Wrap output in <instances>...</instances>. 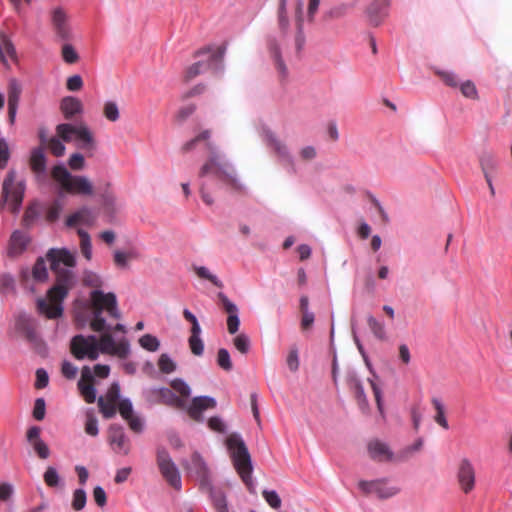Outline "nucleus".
Instances as JSON below:
<instances>
[{
	"mask_svg": "<svg viewBox=\"0 0 512 512\" xmlns=\"http://www.w3.org/2000/svg\"><path fill=\"white\" fill-rule=\"evenodd\" d=\"M46 259L50 264L51 271L55 274V283L50 287L48 293L59 303L52 307L45 299L38 298L36 301L37 311L48 319H58L64 313V299L78 282L75 272L76 254L66 247L50 248L46 253Z\"/></svg>",
	"mask_w": 512,
	"mask_h": 512,
	"instance_id": "obj_1",
	"label": "nucleus"
},
{
	"mask_svg": "<svg viewBox=\"0 0 512 512\" xmlns=\"http://www.w3.org/2000/svg\"><path fill=\"white\" fill-rule=\"evenodd\" d=\"M233 466L249 493L256 494L257 482L253 478L254 465L248 447L241 434L234 432L226 440Z\"/></svg>",
	"mask_w": 512,
	"mask_h": 512,
	"instance_id": "obj_2",
	"label": "nucleus"
},
{
	"mask_svg": "<svg viewBox=\"0 0 512 512\" xmlns=\"http://www.w3.org/2000/svg\"><path fill=\"white\" fill-rule=\"evenodd\" d=\"M226 50L227 47L224 44L220 45L216 50H213L210 45L199 49L195 56H205L206 59L193 63L187 70V78H193L205 71H212L216 75H223L225 71L224 56Z\"/></svg>",
	"mask_w": 512,
	"mask_h": 512,
	"instance_id": "obj_3",
	"label": "nucleus"
},
{
	"mask_svg": "<svg viewBox=\"0 0 512 512\" xmlns=\"http://www.w3.org/2000/svg\"><path fill=\"white\" fill-rule=\"evenodd\" d=\"M207 147L210 150L209 161L201 167L199 173L200 178L208 176L212 167H216L219 173L230 180V184L234 190H244L245 186L238 178L234 165L226 159L224 154L218 151V148L213 143L208 142Z\"/></svg>",
	"mask_w": 512,
	"mask_h": 512,
	"instance_id": "obj_4",
	"label": "nucleus"
},
{
	"mask_svg": "<svg viewBox=\"0 0 512 512\" xmlns=\"http://www.w3.org/2000/svg\"><path fill=\"white\" fill-rule=\"evenodd\" d=\"M156 462L159 471L167 483L176 490H181L182 480L180 471L173 461L169 451L164 446L156 449Z\"/></svg>",
	"mask_w": 512,
	"mask_h": 512,
	"instance_id": "obj_5",
	"label": "nucleus"
},
{
	"mask_svg": "<svg viewBox=\"0 0 512 512\" xmlns=\"http://www.w3.org/2000/svg\"><path fill=\"white\" fill-rule=\"evenodd\" d=\"M70 351L77 360H97L100 356V350L96 346V335H74L70 340Z\"/></svg>",
	"mask_w": 512,
	"mask_h": 512,
	"instance_id": "obj_6",
	"label": "nucleus"
},
{
	"mask_svg": "<svg viewBox=\"0 0 512 512\" xmlns=\"http://www.w3.org/2000/svg\"><path fill=\"white\" fill-rule=\"evenodd\" d=\"M15 180L16 171L11 169L7 172L3 180L1 204L5 205L10 200L14 209L18 210L23 202L26 184L24 180H20L15 185Z\"/></svg>",
	"mask_w": 512,
	"mask_h": 512,
	"instance_id": "obj_7",
	"label": "nucleus"
},
{
	"mask_svg": "<svg viewBox=\"0 0 512 512\" xmlns=\"http://www.w3.org/2000/svg\"><path fill=\"white\" fill-rule=\"evenodd\" d=\"M143 396L150 404H166L179 408H183L185 405L184 400L168 387L151 386L144 388Z\"/></svg>",
	"mask_w": 512,
	"mask_h": 512,
	"instance_id": "obj_8",
	"label": "nucleus"
},
{
	"mask_svg": "<svg viewBox=\"0 0 512 512\" xmlns=\"http://www.w3.org/2000/svg\"><path fill=\"white\" fill-rule=\"evenodd\" d=\"M385 482V478L371 481L360 480L358 482V487L365 494L375 493L379 499H389L399 492V488L395 486H386Z\"/></svg>",
	"mask_w": 512,
	"mask_h": 512,
	"instance_id": "obj_9",
	"label": "nucleus"
},
{
	"mask_svg": "<svg viewBox=\"0 0 512 512\" xmlns=\"http://www.w3.org/2000/svg\"><path fill=\"white\" fill-rule=\"evenodd\" d=\"M187 468L196 475L200 487L210 486L212 480L209 466L198 451L193 452L191 455Z\"/></svg>",
	"mask_w": 512,
	"mask_h": 512,
	"instance_id": "obj_10",
	"label": "nucleus"
},
{
	"mask_svg": "<svg viewBox=\"0 0 512 512\" xmlns=\"http://www.w3.org/2000/svg\"><path fill=\"white\" fill-rule=\"evenodd\" d=\"M30 168L38 183L47 181V158L44 146H38L31 151Z\"/></svg>",
	"mask_w": 512,
	"mask_h": 512,
	"instance_id": "obj_11",
	"label": "nucleus"
},
{
	"mask_svg": "<svg viewBox=\"0 0 512 512\" xmlns=\"http://www.w3.org/2000/svg\"><path fill=\"white\" fill-rule=\"evenodd\" d=\"M109 443L116 453L128 455L130 453V439L125 429L120 424H112L109 427Z\"/></svg>",
	"mask_w": 512,
	"mask_h": 512,
	"instance_id": "obj_12",
	"label": "nucleus"
},
{
	"mask_svg": "<svg viewBox=\"0 0 512 512\" xmlns=\"http://www.w3.org/2000/svg\"><path fill=\"white\" fill-rule=\"evenodd\" d=\"M391 0H373L366 9V15L372 26H379L389 15Z\"/></svg>",
	"mask_w": 512,
	"mask_h": 512,
	"instance_id": "obj_13",
	"label": "nucleus"
},
{
	"mask_svg": "<svg viewBox=\"0 0 512 512\" xmlns=\"http://www.w3.org/2000/svg\"><path fill=\"white\" fill-rule=\"evenodd\" d=\"M217 400L213 396L201 395L195 396L191 404L188 406L187 411L192 419L197 422H203V412L208 408H215Z\"/></svg>",
	"mask_w": 512,
	"mask_h": 512,
	"instance_id": "obj_14",
	"label": "nucleus"
},
{
	"mask_svg": "<svg viewBox=\"0 0 512 512\" xmlns=\"http://www.w3.org/2000/svg\"><path fill=\"white\" fill-rule=\"evenodd\" d=\"M51 23L57 37L68 41L72 37L71 27L68 24V18L61 7H56L51 12Z\"/></svg>",
	"mask_w": 512,
	"mask_h": 512,
	"instance_id": "obj_15",
	"label": "nucleus"
},
{
	"mask_svg": "<svg viewBox=\"0 0 512 512\" xmlns=\"http://www.w3.org/2000/svg\"><path fill=\"white\" fill-rule=\"evenodd\" d=\"M90 298L94 304H97L99 301L101 304L107 306V312L111 317L115 319H119L121 317L117 297L114 292H104L102 289H94L90 292Z\"/></svg>",
	"mask_w": 512,
	"mask_h": 512,
	"instance_id": "obj_16",
	"label": "nucleus"
},
{
	"mask_svg": "<svg viewBox=\"0 0 512 512\" xmlns=\"http://www.w3.org/2000/svg\"><path fill=\"white\" fill-rule=\"evenodd\" d=\"M218 298L221 301L226 313L227 317V329L230 334H236L240 327V316L239 309L237 305L232 302L226 294L223 292L218 293Z\"/></svg>",
	"mask_w": 512,
	"mask_h": 512,
	"instance_id": "obj_17",
	"label": "nucleus"
},
{
	"mask_svg": "<svg viewBox=\"0 0 512 512\" xmlns=\"http://www.w3.org/2000/svg\"><path fill=\"white\" fill-rule=\"evenodd\" d=\"M26 439L40 459H47L50 456V448L41 438V428L39 426L29 427L26 432Z\"/></svg>",
	"mask_w": 512,
	"mask_h": 512,
	"instance_id": "obj_18",
	"label": "nucleus"
},
{
	"mask_svg": "<svg viewBox=\"0 0 512 512\" xmlns=\"http://www.w3.org/2000/svg\"><path fill=\"white\" fill-rule=\"evenodd\" d=\"M347 383L354 391L355 399L358 403L359 409L363 413H367L370 409L368 397L366 395L364 386L357 373L352 371L347 374Z\"/></svg>",
	"mask_w": 512,
	"mask_h": 512,
	"instance_id": "obj_19",
	"label": "nucleus"
},
{
	"mask_svg": "<svg viewBox=\"0 0 512 512\" xmlns=\"http://www.w3.org/2000/svg\"><path fill=\"white\" fill-rule=\"evenodd\" d=\"M264 136L269 145L273 147L281 159L289 164L291 171L295 172L294 160L289 152L288 147L282 141H280L276 134L269 128L264 129Z\"/></svg>",
	"mask_w": 512,
	"mask_h": 512,
	"instance_id": "obj_20",
	"label": "nucleus"
},
{
	"mask_svg": "<svg viewBox=\"0 0 512 512\" xmlns=\"http://www.w3.org/2000/svg\"><path fill=\"white\" fill-rule=\"evenodd\" d=\"M459 484L465 493H469L475 485V471L469 459L464 458L461 460L458 473Z\"/></svg>",
	"mask_w": 512,
	"mask_h": 512,
	"instance_id": "obj_21",
	"label": "nucleus"
},
{
	"mask_svg": "<svg viewBox=\"0 0 512 512\" xmlns=\"http://www.w3.org/2000/svg\"><path fill=\"white\" fill-rule=\"evenodd\" d=\"M95 218L96 216L92 208L82 206L66 218L65 225L67 227H74L77 224L90 225L94 223Z\"/></svg>",
	"mask_w": 512,
	"mask_h": 512,
	"instance_id": "obj_22",
	"label": "nucleus"
},
{
	"mask_svg": "<svg viewBox=\"0 0 512 512\" xmlns=\"http://www.w3.org/2000/svg\"><path fill=\"white\" fill-rule=\"evenodd\" d=\"M68 193H77L80 195H92L93 185L90 180L83 175H73L66 183Z\"/></svg>",
	"mask_w": 512,
	"mask_h": 512,
	"instance_id": "obj_23",
	"label": "nucleus"
},
{
	"mask_svg": "<svg viewBox=\"0 0 512 512\" xmlns=\"http://www.w3.org/2000/svg\"><path fill=\"white\" fill-rule=\"evenodd\" d=\"M30 242L29 236L23 231L16 229L12 232L9 240L8 255L13 257L23 253Z\"/></svg>",
	"mask_w": 512,
	"mask_h": 512,
	"instance_id": "obj_24",
	"label": "nucleus"
},
{
	"mask_svg": "<svg viewBox=\"0 0 512 512\" xmlns=\"http://www.w3.org/2000/svg\"><path fill=\"white\" fill-rule=\"evenodd\" d=\"M367 448L373 460L381 461L384 458L385 460L391 461L394 457V453L389 448L388 444L378 439L370 441Z\"/></svg>",
	"mask_w": 512,
	"mask_h": 512,
	"instance_id": "obj_25",
	"label": "nucleus"
},
{
	"mask_svg": "<svg viewBox=\"0 0 512 512\" xmlns=\"http://www.w3.org/2000/svg\"><path fill=\"white\" fill-rule=\"evenodd\" d=\"M60 109L65 119H72L75 115L83 113L82 102L75 96H65L60 103Z\"/></svg>",
	"mask_w": 512,
	"mask_h": 512,
	"instance_id": "obj_26",
	"label": "nucleus"
},
{
	"mask_svg": "<svg viewBox=\"0 0 512 512\" xmlns=\"http://www.w3.org/2000/svg\"><path fill=\"white\" fill-rule=\"evenodd\" d=\"M303 9L304 1L297 0L296 3V22H297V33L295 36L296 50L300 52L305 45V35L303 31Z\"/></svg>",
	"mask_w": 512,
	"mask_h": 512,
	"instance_id": "obj_27",
	"label": "nucleus"
},
{
	"mask_svg": "<svg viewBox=\"0 0 512 512\" xmlns=\"http://www.w3.org/2000/svg\"><path fill=\"white\" fill-rule=\"evenodd\" d=\"M371 377L368 378V382L371 386V389L373 391L375 402L377 406V410L383 420L386 418V413L384 409V400H383V392L382 388L376 383V380L379 378V375L375 371V374H370Z\"/></svg>",
	"mask_w": 512,
	"mask_h": 512,
	"instance_id": "obj_28",
	"label": "nucleus"
},
{
	"mask_svg": "<svg viewBox=\"0 0 512 512\" xmlns=\"http://www.w3.org/2000/svg\"><path fill=\"white\" fill-rule=\"evenodd\" d=\"M268 48L271 54V57L273 58L275 62L276 69L278 72L284 77L287 75V67L285 65V62L281 56V50L280 47L275 40V38H269L268 40Z\"/></svg>",
	"mask_w": 512,
	"mask_h": 512,
	"instance_id": "obj_29",
	"label": "nucleus"
},
{
	"mask_svg": "<svg viewBox=\"0 0 512 512\" xmlns=\"http://www.w3.org/2000/svg\"><path fill=\"white\" fill-rule=\"evenodd\" d=\"M95 309L93 311L87 312L86 314L77 313L75 320L77 325L82 328L87 323H90L92 320H95L97 318H101L103 316L104 312V305L101 304V302H97V304H94Z\"/></svg>",
	"mask_w": 512,
	"mask_h": 512,
	"instance_id": "obj_30",
	"label": "nucleus"
},
{
	"mask_svg": "<svg viewBox=\"0 0 512 512\" xmlns=\"http://www.w3.org/2000/svg\"><path fill=\"white\" fill-rule=\"evenodd\" d=\"M52 177L55 181L64 188L66 187V183L72 178L71 172L68 170L66 165L63 162H57L51 169Z\"/></svg>",
	"mask_w": 512,
	"mask_h": 512,
	"instance_id": "obj_31",
	"label": "nucleus"
},
{
	"mask_svg": "<svg viewBox=\"0 0 512 512\" xmlns=\"http://www.w3.org/2000/svg\"><path fill=\"white\" fill-rule=\"evenodd\" d=\"M76 139L80 142L79 146L82 149L92 148L94 147V138L90 131V129L84 125L80 124L77 127L76 133H75Z\"/></svg>",
	"mask_w": 512,
	"mask_h": 512,
	"instance_id": "obj_32",
	"label": "nucleus"
},
{
	"mask_svg": "<svg viewBox=\"0 0 512 512\" xmlns=\"http://www.w3.org/2000/svg\"><path fill=\"white\" fill-rule=\"evenodd\" d=\"M45 484L51 488H63L65 481L62 479L57 469L53 466H48L43 474Z\"/></svg>",
	"mask_w": 512,
	"mask_h": 512,
	"instance_id": "obj_33",
	"label": "nucleus"
},
{
	"mask_svg": "<svg viewBox=\"0 0 512 512\" xmlns=\"http://www.w3.org/2000/svg\"><path fill=\"white\" fill-rule=\"evenodd\" d=\"M32 277L36 282H44L49 277V272L45 263V259L42 256H39L33 267H32Z\"/></svg>",
	"mask_w": 512,
	"mask_h": 512,
	"instance_id": "obj_34",
	"label": "nucleus"
},
{
	"mask_svg": "<svg viewBox=\"0 0 512 512\" xmlns=\"http://www.w3.org/2000/svg\"><path fill=\"white\" fill-rule=\"evenodd\" d=\"M116 340L111 332H104L101 340L96 336V346L100 350V354H112L115 348Z\"/></svg>",
	"mask_w": 512,
	"mask_h": 512,
	"instance_id": "obj_35",
	"label": "nucleus"
},
{
	"mask_svg": "<svg viewBox=\"0 0 512 512\" xmlns=\"http://www.w3.org/2000/svg\"><path fill=\"white\" fill-rule=\"evenodd\" d=\"M193 269L199 278L210 281L217 288L224 287L223 282L218 278V276L210 272L206 266L194 265Z\"/></svg>",
	"mask_w": 512,
	"mask_h": 512,
	"instance_id": "obj_36",
	"label": "nucleus"
},
{
	"mask_svg": "<svg viewBox=\"0 0 512 512\" xmlns=\"http://www.w3.org/2000/svg\"><path fill=\"white\" fill-rule=\"evenodd\" d=\"M0 292L8 295L16 292L15 276L9 272L0 275Z\"/></svg>",
	"mask_w": 512,
	"mask_h": 512,
	"instance_id": "obj_37",
	"label": "nucleus"
},
{
	"mask_svg": "<svg viewBox=\"0 0 512 512\" xmlns=\"http://www.w3.org/2000/svg\"><path fill=\"white\" fill-rule=\"evenodd\" d=\"M367 323H368V326H369L370 330L372 331L373 335L377 339H379L381 341H384L387 339L386 329H385V325L383 322H380L374 316L369 315L367 317Z\"/></svg>",
	"mask_w": 512,
	"mask_h": 512,
	"instance_id": "obj_38",
	"label": "nucleus"
},
{
	"mask_svg": "<svg viewBox=\"0 0 512 512\" xmlns=\"http://www.w3.org/2000/svg\"><path fill=\"white\" fill-rule=\"evenodd\" d=\"M201 488L208 490L210 499L216 509L228 503L226 494L222 490H217L212 481L210 482V486H202Z\"/></svg>",
	"mask_w": 512,
	"mask_h": 512,
	"instance_id": "obj_39",
	"label": "nucleus"
},
{
	"mask_svg": "<svg viewBox=\"0 0 512 512\" xmlns=\"http://www.w3.org/2000/svg\"><path fill=\"white\" fill-rule=\"evenodd\" d=\"M22 88L19 81L11 78L8 83V104L19 105Z\"/></svg>",
	"mask_w": 512,
	"mask_h": 512,
	"instance_id": "obj_40",
	"label": "nucleus"
},
{
	"mask_svg": "<svg viewBox=\"0 0 512 512\" xmlns=\"http://www.w3.org/2000/svg\"><path fill=\"white\" fill-rule=\"evenodd\" d=\"M85 432L94 437L99 434L98 419L92 408L86 411Z\"/></svg>",
	"mask_w": 512,
	"mask_h": 512,
	"instance_id": "obj_41",
	"label": "nucleus"
},
{
	"mask_svg": "<svg viewBox=\"0 0 512 512\" xmlns=\"http://www.w3.org/2000/svg\"><path fill=\"white\" fill-rule=\"evenodd\" d=\"M16 329L18 332L24 334L28 342L35 340V337L39 335L35 328L27 320L22 318L17 320Z\"/></svg>",
	"mask_w": 512,
	"mask_h": 512,
	"instance_id": "obj_42",
	"label": "nucleus"
},
{
	"mask_svg": "<svg viewBox=\"0 0 512 512\" xmlns=\"http://www.w3.org/2000/svg\"><path fill=\"white\" fill-rule=\"evenodd\" d=\"M77 386L87 403H94L97 400V389L94 385L85 384L82 379H80Z\"/></svg>",
	"mask_w": 512,
	"mask_h": 512,
	"instance_id": "obj_43",
	"label": "nucleus"
},
{
	"mask_svg": "<svg viewBox=\"0 0 512 512\" xmlns=\"http://www.w3.org/2000/svg\"><path fill=\"white\" fill-rule=\"evenodd\" d=\"M479 161L484 177H486V175H491L490 172L496 169L497 161L490 152H483Z\"/></svg>",
	"mask_w": 512,
	"mask_h": 512,
	"instance_id": "obj_44",
	"label": "nucleus"
},
{
	"mask_svg": "<svg viewBox=\"0 0 512 512\" xmlns=\"http://www.w3.org/2000/svg\"><path fill=\"white\" fill-rule=\"evenodd\" d=\"M118 410L123 419H128V416H132L134 407L131 399L126 396L118 395Z\"/></svg>",
	"mask_w": 512,
	"mask_h": 512,
	"instance_id": "obj_45",
	"label": "nucleus"
},
{
	"mask_svg": "<svg viewBox=\"0 0 512 512\" xmlns=\"http://www.w3.org/2000/svg\"><path fill=\"white\" fill-rule=\"evenodd\" d=\"M77 233L81 240V252L87 260H90L92 257V243L90 235L83 229H78Z\"/></svg>",
	"mask_w": 512,
	"mask_h": 512,
	"instance_id": "obj_46",
	"label": "nucleus"
},
{
	"mask_svg": "<svg viewBox=\"0 0 512 512\" xmlns=\"http://www.w3.org/2000/svg\"><path fill=\"white\" fill-rule=\"evenodd\" d=\"M78 125L72 123H60L56 127V131L65 142H69L72 136H75Z\"/></svg>",
	"mask_w": 512,
	"mask_h": 512,
	"instance_id": "obj_47",
	"label": "nucleus"
},
{
	"mask_svg": "<svg viewBox=\"0 0 512 512\" xmlns=\"http://www.w3.org/2000/svg\"><path fill=\"white\" fill-rule=\"evenodd\" d=\"M139 344L143 349L149 352H155L160 347L159 339L152 334H144L141 336L139 339Z\"/></svg>",
	"mask_w": 512,
	"mask_h": 512,
	"instance_id": "obj_48",
	"label": "nucleus"
},
{
	"mask_svg": "<svg viewBox=\"0 0 512 512\" xmlns=\"http://www.w3.org/2000/svg\"><path fill=\"white\" fill-rule=\"evenodd\" d=\"M216 361L217 365L224 371H231L233 368L230 352L226 348L218 349Z\"/></svg>",
	"mask_w": 512,
	"mask_h": 512,
	"instance_id": "obj_49",
	"label": "nucleus"
},
{
	"mask_svg": "<svg viewBox=\"0 0 512 512\" xmlns=\"http://www.w3.org/2000/svg\"><path fill=\"white\" fill-rule=\"evenodd\" d=\"M87 502V495L84 488H77L73 492L72 508L75 511H81L85 508Z\"/></svg>",
	"mask_w": 512,
	"mask_h": 512,
	"instance_id": "obj_50",
	"label": "nucleus"
},
{
	"mask_svg": "<svg viewBox=\"0 0 512 512\" xmlns=\"http://www.w3.org/2000/svg\"><path fill=\"white\" fill-rule=\"evenodd\" d=\"M435 73L450 87L456 88L459 85L457 74L451 70L435 69Z\"/></svg>",
	"mask_w": 512,
	"mask_h": 512,
	"instance_id": "obj_51",
	"label": "nucleus"
},
{
	"mask_svg": "<svg viewBox=\"0 0 512 512\" xmlns=\"http://www.w3.org/2000/svg\"><path fill=\"white\" fill-rule=\"evenodd\" d=\"M103 114L109 121H117L120 117L117 103L112 100H107L103 106Z\"/></svg>",
	"mask_w": 512,
	"mask_h": 512,
	"instance_id": "obj_52",
	"label": "nucleus"
},
{
	"mask_svg": "<svg viewBox=\"0 0 512 512\" xmlns=\"http://www.w3.org/2000/svg\"><path fill=\"white\" fill-rule=\"evenodd\" d=\"M158 366L161 372L165 374L172 373L176 370V363L167 353L160 355L158 359Z\"/></svg>",
	"mask_w": 512,
	"mask_h": 512,
	"instance_id": "obj_53",
	"label": "nucleus"
},
{
	"mask_svg": "<svg viewBox=\"0 0 512 512\" xmlns=\"http://www.w3.org/2000/svg\"><path fill=\"white\" fill-rule=\"evenodd\" d=\"M235 348L242 354H247L251 348V341L248 335L244 333L238 334L234 340Z\"/></svg>",
	"mask_w": 512,
	"mask_h": 512,
	"instance_id": "obj_54",
	"label": "nucleus"
},
{
	"mask_svg": "<svg viewBox=\"0 0 512 512\" xmlns=\"http://www.w3.org/2000/svg\"><path fill=\"white\" fill-rule=\"evenodd\" d=\"M263 498L267 502V504L273 509H279L281 507L282 501L278 494V492L274 489H264L262 492Z\"/></svg>",
	"mask_w": 512,
	"mask_h": 512,
	"instance_id": "obj_55",
	"label": "nucleus"
},
{
	"mask_svg": "<svg viewBox=\"0 0 512 512\" xmlns=\"http://www.w3.org/2000/svg\"><path fill=\"white\" fill-rule=\"evenodd\" d=\"M129 428L135 433H142L145 429V420L140 415L133 413L132 416H128V419H124Z\"/></svg>",
	"mask_w": 512,
	"mask_h": 512,
	"instance_id": "obj_56",
	"label": "nucleus"
},
{
	"mask_svg": "<svg viewBox=\"0 0 512 512\" xmlns=\"http://www.w3.org/2000/svg\"><path fill=\"white\" fill-rule=\"evenodd\" d=\"M287 0H280L278 9L279 28L283 34H286L289 27V20L287 18Z\"/></svg>",
	"mask_w": 512,
	"mask_h": 512,
	"instance_id": "obj_57",
	"label": "nucleus"
},
{
	"mask_svg": "<svg viewBox=\"0 0 512 512\" xmlns=\"http://www.w3.org/2000/svg\"><path fill=\"white\" fill-rule=\"evenodd\" d=\"M82 282L84 286L95 287V289H100L102 285L100 276L90 270L84 271Z\"/></svg>",
	"mask_w": 512,
	"mask_h": 512,
	"instance_id": "obj_58",
	"label": "nucleus"
},
{
	"mask_svg": "<svg viewBox=\"0 0 512 512\" xmlns=\"http://www.w3.org/2000/svg\"><path fill=\"white\" fill-rule=\"evenodd\" d=\"M98 407L104 418L111 419L115 417L116 407L110 402L105 401L102 396L98 398Z\"/></svg>",
	"mask_w": 512,
	"mask_h": 512,
	"instance_id": "obj_59",
	"label": "nucleus"
},
{
	"mask_svg": "<svg viewBox=\"0 0 512 512\" xmlns=\"http://www.w3.org/2000/svg\"><path fill=\"white\" fill-rule=\"evenodd\" d=\"M171 386L182 396L189 397L192 393L191 387L183 378L177 377L173 379L171 381Z\"/></svg>",
	"mask_w": 512,
	"mask_h": 512,
	"instance_id": "obj_60",
	"label": "nucleus"
},
{
	"mask_svg": "<svg viewBox=\"0 0 512 512\" xmlns=\"http://www.w3.org/2000/svg\"><path fill=\"white\" fill-rule=\"evenodd\" d=\"M64 203H60V200H53L49 208L47 209L46 216L49 221H56L59 219Z\"/></svg>",
	"mask_w": 512,
	"mask_h": 512,
	"instance_id": "obj_61",
	"label": "nucleus"
},
{
	"mask_svg": "<svg viewBox=\"0 0 512 512\" xmlns=\"http://www.w3.org/2000/svg\"><path fill=\"white\" fill-rule=\"evenodd\" d=\"M62 58L67 64H73L79 59V55L71 44L66 43L62 46Z\"/></svg>",
	"mask_w": 512,
	"mask_h": 512,
	"instance_id": "obj_62",
	"label": "nucleus"
},
{
	"mask_svg": "<svg viewBox=\"0 0 512 512\" xmlns=\"http://www.w3.org/2000/svg\"><path fill=\"white\" fill-rule=\"evenodd\" d=\"M130 352V343L126 338H123L118 343H115V348L113 349L112 354L117 355L120 358H126Z\"/></svg>",
	"mask_w": 512,
	"mask_h": 512,
	"instance_id": "obj_63",
	"label": "nucleus"
},
{
	"mask_svg": "<svg viewBox=\"0 0 512 512\" xmlns=\"http://www.w3.org/2000/svg\"><path fill=\"white\" fill-rule=\"evenodd\" d=\"M49 148H50L51 153L54 154L56 157L63 156L65 153V150H66V147H65L63 141L56 136H53L50 138Z\"/></svg>",
	"mask_w": 512,
	"mask_h": 512,
	"instance_id": "obj_64",
	"label": "nucleus"
}]
</instances>
